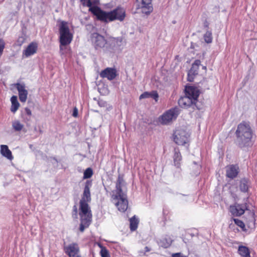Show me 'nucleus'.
I'll return each mask as SVG.
<instances>
[{
	"label": "nucleus",
	"instance_id": "nucleus-6",
	"mask_svg": "<svg viewBox=\"0 0 257 257\" xmlns=\"http://www.w3.org/2000/svg\"><path fill=\"white\" fill-rule=\"evenodd\" d=\"M60 32V52L63 54V47L69 44L73 38L72 35L70 33L67 24L65 22H62L59 27Z\"/></svg>",
	"mask_w": 257,
	"mask_h": 257
},
{
	"label": "nucleus",
	"instance_id": "nucleus-10",
	"mask_svg": "<svg viewBox=\"0 0 257 257\" xmlns=\"http://www.w3.org/2000/svg\"><path fill=\"white\" fill-rule=\"evenodd\" d=\"M152 0H136L137 9L146 15H149L153 10Z\"/></svg>",
	"mask_w": 257,
	"mask_h": 257
},
{
	"label": "nucleus",
	"instance_id": "nucleus-12",
	"mask_svg": "<svg viewBox=\"0 0 257 257\" xmlns=\"http://www.w3.org/2000/svg\"><path fill=\"white\" fill-rule=\"evenodd\" d=\"M64 249L69 257H81L79 247L77 243L73 242L64 246Z\"/></svg>",
	"mask_w": 257,
	"mask_h": 257
},
{
	"label": "nucleus",
	"instance_id": "nucleus-39",
	"mask_svg": "<svg viewBox=\"0 0 257 257\" xmlns=\"http://www.w3.org/2000/svg\"><path fill=\"white\" fill-rule=\"evenodd\" d=\"M25 112L29 116H31L32 114L31 111L29 108H27V107L25 108Z\"/></svg>",
	"mask_w": 257,
	"mask_h": 257
},
{
	"label": "nucleus",
	"instance_id": "nucleus-42",
	"mask_svg": "<svg viewBox=\"0 0 257 257\" xmlns=\"http://www.w3.org/2000/svg\"><path fill=\"white\" fill-rule=\"evenodd\" d=\"M218 9H217L216 10H215L214 12H218Z\"/></svg>",
	"mask_w": 257,
	"mask_h": 257
},
{
	"label": "nucleus",
	"instance_id": "nucleus-7",
	"mask_svg": "<svg viewBox=\"0 0 257 257\" xmlns=\"http://www.w3.org/2000/svg\"><path fill=\"white\" fill-rule=\"evenodd\" d=\"M122 39L121 38H110L103 51L107 53L119 52L122 49Z\"/></svg>",
	"mask_w": 257,
	"mask_h": 257
},
{
	"label": "nucleus",
	"instance_id": "nucleus-29",
	"mask_svg": "<svg viewBox=\"0 0 257 257\" xmlns=\"http://www.w3.org/2000/svg\"><path fill=\"white\" fill-rule=\"evenodd\" d=\"M80 221L81 223L80 224L79 229L81 232H83L85 228L88 227V226L90 224L91 221L83 220H80Z\"/></svg>",
	"mask_w": 257,
	"mask_h": 257
},
{
	"label": "nucleus",
	"instance_id": "nucleus-9",
	"mask_svg": "<svg viewBox=\"0 0 257 257\" xmlns=\"http://www.w3.org/2000/svg\"><path fill=\"white\" fill-rule=\"evenodd\" d=\"M189 136L185 130H177L174 133V141L178 145H184L188 142Z\"/></svg>",
	"mask_w": 257,
	"mask_h": 257
},
{
	"label": "nucleus",
	"instance_id": "nucleus-32",
	"mask_svg": "<svg viewBox=\"0 0 257 257\" xmlns=\"http://www.w3.org/2000/svg\"><path fill=\"white\" fill-rule=\"evenodd\" d=\"M100 253L102 257H110V255L108 251L104 248L101 249Z\"/></svg>",
	"mask_w": 257,
	"mask_h": 257
},
{
	"label": "nucleus",
	"instance_id": "nucleus-1",
	"mask_svg": "<svg viewBox=\"0 0 257 257\" xmlns=\"http://www.w3.org/2000/svg\"><path fill=\"white\" fill-rule=\"evenodd\" d=\"M112 199L118 210L124 212L128 207L125 182L123 178L118 177L115 189L112 191Z\"/></svg>",
	"mask_w": 257,
	"mask_h": 257
},
{
	"label": "nucleus",
	"instance_id": "nucleus-31",
	"mask_svg": "<svg viewBox=\"0 0 257 257\" xmlns=\"http://www.w3.org/2000/svg\"><path fill=\"white\" fill-rule=\"evenodd\" d=\"M80 2L84 7H89V11L90 12V8H94L95 7H92V2L91 0H80Z\"/></svg>",
	"mask_w": 257,
	"mask_h": 257
},
{
	"label": "nucleus",
	"instance_id": "nucleus-41",
	"mask_svg": "<svg viewBox=\"0 0 257 257\" xmlns=\"http://www.w3.org/2000/svg\"><path fill=\"white\" fill-rule=\"evenodd\" d=\"M198 173H199V172H196V173H195V175H197Z\"/></svg>",
	"mask_w": 257,
	"mask_h": 257
},
{
	"label": "nucleus",
	"instance_id": "nucleus-2",
	"mask_svg": "<svg viewBox=\"0 0 257 257\" xmlns=\"http://www.w3.org/2000/svg\"><path fill=\"white\" fill-rule=\"evenodd\" d=\"M90 10L91 12L96 16L98 20L105 23H108L115 20L121 22L124 20L125 17V11L123 8L121 7H117L108 12L101 10L98 7L90 8Z\"/></svg>",
	"mask_w": 257,
	"mask_h": 257
},
{
	"label": "nucleus",
	"instance_id": "nucleus-13",
	"mask_svg": "<svg viewBox=\"0 0 257 257\" xmlns=\"http://www.w3.org/2000/svg\"><path fill=\"white\" fill-rule=\"evenodd\" d=\"M18 91L19 99L22 102H25L27 99L28 92L26 89L24 83H17L14 84Z\"/></svg>",
	"mask_w": 257,
	"mask_h": 257
},
{
	"label": "nucleus",
	"instance_id": "nucleus-15",
	"mask_svg": "<svg viewBox=\"0 0 257 257\" xmlns=\"http://www.w3.org/2000/svg\"><path fill=\"white\" fill-rule=\"evenodd\" d=\"M200 61L199 60H195L193 63L190 70L188 73V80L189 81H193L194 77L198 74L199 66L200 65Z\"/></svg>",
	"mask_w": 257,
	"mask_h": 257
},
{
	"label": "nucleus",
	"instance_id": "nucleus-36",
	"mask_svg": "<svg viewBox=\"0 0 257 257\" xmlns=\"http://www.w3.org/2000/svg\"><path fill=\"white\" fill-rule=\"evenodd\" d=\"M172 257H187L180 252L175 253L172 254Z\"/></svg>",
	"mask_w": 257,
	"mask_h": 257
},
{
	"label": "nucleus",
	"instance_id": "nucleus-17",
	"mask_svg": "<svg viewBox=\"0 0 257 257\" xmlns=\"http://www.w3.org/2000/svg\"><path fill=\"white\" fill-rule=\"evenodd\" d=\"M100 75L102 78H107L108 80H111L116 76V71L113 68H107L100 73Z\"/></svg>",
	"mask_w": 257,
	"mask_h": 257
},
{
	"label": "nucleus",
	"instance_id": "nucleus-27",
	"mask_svg": "<svg viewBox=\"0 0 257 257\" xmlns=\"http://www.w3.org/2000/svg\"><path fill=\"white\" fill-rule=\"evenodd\" d=\"M12 127L17 132L21 131L24 127V125L19 120H16L12 122Z\"/></svg>",
	"mask_w": 257,
	"mask_h": 257
},
{
	"label": "nucleus",
	"instance_id": "nucleus-18",
	"mask_svg": "<svg viewBox=\"0 0 257 257\" xmlns=\"http://www.w3.org/2000/svg\"><path fill=\"white\" fill-rule=\"evenodd\" d=\"M1 154L3 156L6 157L10 161L12 160L14 158L12 152L9 150L8 146L7 145H2L1 146Z\"/></svg>",
	"mask_w": 257,
	"mask_h": 257
},
{
	"label": "nucleus",
	"instance_id": "nucleus-3",
	"mask_svg": "<svg viewBox=\"0 0 257 257\" xmlns=\"http://www.w3.org/2000/svg\"><path fill=\"white\" fill-rule=\"evenodd\" d=\"M92 186V181L87 180L85 186L79 202V216L80 220L91 221L92 214L88 203L91 200L90 188Z\"/></svg>",
	"mask_w": 257,
	"mask_h": 257
},
{
	"label": "nucleus",
	"instance_id": "nucleus-24",
	"mask_svg": "<svg viewBox=\"0 0 257 257\" xmlns=\"http://www.w3.org/2000/svg\"><path fill=\"white\" fill-rule=\"evenodd\" d=\"M239 254L243 257H250V252L247 247L244 246H239L238 249Z\"/></svg>",
	"mask_w": 257,
	"mask_h": 257
},
{
	"label": "nucleus",
	"instance_id": "nucleus-4",
	"mask_svg": "<svg viewBox=\"0 0 257 257\" xmlns=\"http://www.w3.org/2000/svg\"><path fill=\"white\" fill-rule=\"evenodd\" d=\"M185 95L178 100L179 106L184 108L194 106L199 95V89L194 86H189L185 87Z\"/></svg>",
	"mask_w": 257,
	"mask_h": 257
},
{
	"label": "nucleus",
	"instance_id": "nucleus-37",
	"mask_svg": "<svg viewBox=\"0 0 257 257\" xmlns=\"http://www.w3.org/2000/svg\"><path fill=\"white\" fill-rule=\"evenodd\" d=\"M204 39L206 43H209V34L207 33L204 35Z\"/></svg>",
	"mask_w": 257,
	"mask_h": 257
},
{
	"label": "nucleus",
	"instance_id": "nucleus-33",
	"mask_svg": "<svg viewBox=\"0 0 257 257\" xmlns=\"http://www.w3.org/2000/svg\"><path fill=\"white\" fill-rule=\"evenodd\" d=\"M234 221L237 225H238V226H239L241 228H242L244 226V223L240 220H239L238 219H234Z\"/></svg>",
	"mask_w": 257,
	"mask_h": 257
},
{
	"label": "nucleus",
	"instance_id": "nucleus-11",
	"mask_svg": "<svg viewBox=\"0 0 257 257\" xmlns=\"http://www.w3.org/2000/svg\"><path fill=\"white\" fill-rule=\"evenodd\" d=\"M91 40L96 50L101 48L104 49L107 45V41L104 37L97 33H94L91 35Z\"/></svg>",
	"mask_w": 257,
	"mask_h": 257
},
{
	"label": "nucleus",
	"instance_id": "nucleus-14",
	"mask_svg": "<svg viewBox=\"0 0 257 257\" xmlns=\"http://www.w3.org/2000/svg\"><path fill=\"white\" fill-rule=\"evenodd\" d=\"M38 44L35 42L31 43L27 48L23 50L22 57L23 58H28L34 55L37 51Z\"/></svg>",
	"mask_w": 257,
	"mask_h": 257
},
{
	"label": "nucleus",
	"instance_id": "nucleus-28",
	"mask_svg": "<svg viewBox=\"0 0 257 257\" xmlns=\"http://www.w3.org/2000/svg\"><path fill=\"white\" fill-rule=\"evenodd\" d=\"M254 213L250 211L248 216V220L247 221V224L249 227H253L254 225Z\"/></svg>",
	"mask_w": 257,
	"mask_h": 257
},
{
	"label": "nucleus",
	"instance_id": "nucleus-38",
	"mask_svg": "<svg viewBox=\"0 0 257 257\" xmlns=\"http://www.w3.org/2000/svg\"><path fill=\"white\" fill-rule=\"evenodd\" d=\"M72 115L74 117H77L78 115V109L76 107H74Z\"/></svg>",
	"mask_w": 257,
	"mask_h": 257
},
{
	"label": "nucleus",
	"instance_id": "nucleus-20",
	"mask_svg": "<svg viewBox=\"0 0 257 257\" xmlns=\"http://www.w3.org/2000/svg\"><path fill=\"white\" fill-rule=\"evenodd\" d=\"M238 168L235 166H228L226 169V176L230 178L235 177L238 174Z\"/></svg>",
	"mask_w": 257,
	"mask_h": 257
},
{
	"label": "nucleus",
	"instance_id": "nucleus-8",
	"mask_svg": "<svg viewBox=\"0 0 257 257\" xmlns=\"http://www.w3.org/2000/svg\"><path fill=\"white\" fill-rule=\"evenodd\" d=\"M179 114L177 107L172 108L165 111L160 117L159 121L163 124H167L175 120Z\"/></svg>",
	"mask_w": 257,
	"mask_h": 257
},
{
	"label": "nucleus",
	"instance_id": "nucleus-35",
	"mask_svg": "<svg viewBox=\"0 0 257 257\" xmlns=\"http://www.w3.org/2000/svg\"><path fill=\"white\" fill-rule=\"evenodd\" d=\"M145 252H144L143 251H140L139 252H140V255H141V256L145 255L146 252H149L150 251V248L148 246H146L145 248Z\"/></svg>",
	"mask_w": 257,
	"mask_h": 257
},
{
	"label": "nucleus",
	"instance_id": "nucleus-5",
	"mask_svg": "<svg viewBox=\"0 0 257 257\" xmlns=\"http://www.w3.org/2000/svg\"><path fill=\"white\" fill-rule=\"evenodd\" d=\"M237 141L240 146H245L250 142L252 133L249 125L245 122L238 124L236 131Z\"/></svg>",
	"mask_w": 257,
	"mask_h": 257
},
{
	"label": "nucleus",
	"instance_id": "nucleus-40",
	"mask_svg": "<svg viewBox=\"0 0 257 257\" xmlns=\"http://www.w3.org/2000/svg\"><path fill=\"white\" fill-rule=\"evenodd\" d=\"M194 165H195V167H196L197 169H199V168H200V166H198V165H196V162H194Z\"/></svg>",
	"mask_w": 257,
	"mask_h": 257
},
{
	"label": "nucleus",
	"instance_id": "nucleus-34",
	"mask_svg": "<svg viewBox=\"0 0 257 257\" xmlns=\"http://www.w3.org/2000/svg\"><path fill=\"white\" fill-rule=\"evenodd\" d=\"M98 104L100 107H105L106 106L107 102L103 100H99L98 101Z\"/></svg>",
	"mask_w": 257,
	"mask_h": 257
},
{
	"label": "nucleus",
	"instance_id": "nucleus-26",
	"mask_svg": "<svg viewBox=\"0 0 257 257\" xmlns=\"http://www.w3.org/2000/svg\"><path fill=\"white\" fill-rule=\"evenodd\" d=\"M130 229L133 231L137 229L139 223L138 219L135 216L130 219Z\"/></svg>",
	"mask_w": 257,
	"mask_h": 257
},
{
	"label": "nucleus",
	"instance_id": "nucleus-21",
	"mask_svg": "<svg viewBox=\"0 0 257 257\" xmlns=\"http://www.w3.org/2000/svg\"><path fill=\"white\" fill-rule=\"evenodd\" d=\"M159 97L158 94L156 91H152L151 92H145L140 96V99H144L147 98H152L156 101Z\"/></svg>",
	"mask_w": 257,
	"mask_h": 257
},
{
	"label": "nucleus",
	"instance_id": "nucleus-22",
	"mask_svg": "<svg viewBox=\"0 0 257 257\" xmlns=\"http://www.w3.org/2000/svg\"><path fill=\"white\" fill-rule=\"evenodd\" d=\"M11 101L12 103L11 111L12 112L15 113L17 111L20 106V104L18 101L17 96L13 95L11 98Z\"/></svg>",
	"mask_w": 257,
	"mask_h": 257
},
{
	"label": "nucleus",
	"instance_id": "nucleus-30",
	"mask_svg": "<svg viewBox=\"0 0 257 257\" xmlns=\"http://www.w3.org/2000/svg\"><path fill=\"white\" fill-rule=\"evenodd\" d=\"M93 175V171L91 168H87L83 174V179H88L91 177Z\"/></svg>",
	"mask_w": 257,
	"mask_h": 257
},
{
	"label": "nucleus",
	"instance_id": "nucleus-16",
	"mask_svg": "<svg viewBox=\"0 0 257 257\" xmlns=\"http://www.w3.org/2000/svg\"><path fill=\"white\" fill-rule=\"evenodd\" d=\"M246 209V205L244 204H236L230 207V211L234 216H240L244 213Z\"/></svg>",
	"mask_w": 257,
	"mask_h": 257
},
{
	"label": "nucleus",
	"instance_id": "nucleus-23",
	"mask_svg": "<svg viewBox=\"0 0 257 257\" xmlns=\"http://www.w3.org/2000/svg\"><path fill=\"white\" fill-rule=\"evenodd\" d=\"M172 242V239L169 236H166L160 239L158 242L159 244L164 248H167L170 246Z\"/></svg>",
	"mask_w": 257,
	"mask_h": 257
},
{
	"label": "nucleus",
	"instance_id": "nucleus-19",
	"mask_svg": "<svg viewBox=\"0 0 257 257\" xmlns=\"http://www.w3.org/2000/svg\"><path fill=\"white\" fill-rule=\"evenodd\" d=\"M174 163L177 168H180L182 160V156L178 148H175L174 150L173 156Z\"/></svg>",
	"mask_w": 257,
	"mask_h": 257
},
{
	"label": "nucleus",
	"instance_id": "nucleus-25",
	"mask_svg": "<svg viewBox=\"0 0 257 257\" xmlns=\"http://www.w3.org/2000/svg\"><path fill=\"white\" fill-rule=\"evenodd\" d=\"M249 186V183L247 180L242 179L240 182L239 189L242 192H246L248 191Z\"/></svg>",
	"mask_w": 257,
	"mask_h": 257
}]
</instances>
